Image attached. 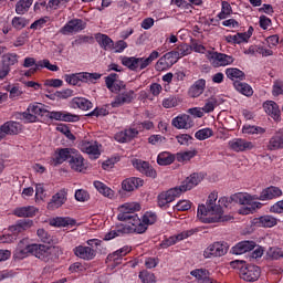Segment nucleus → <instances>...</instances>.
<instances>
[{
  "instance_id": "f257e3e1",
  "label": "nucleus",
  "mask_w": 283,
  "mask_h": 283,
  "mask_svg": "<svg viewBox=\"0 0 283 283\" xmlns=\"http://www.w3.org/2000/svg\"><path fill=\"white\" fill-rule=\"evenodd\" d=\"M205 180V174L202 172H193L189 177H187L179 187L170 188L167 191H163L157 196V206L160 209L167 210L169 209L171 202L176 200V198H180L185 191H191L193 187H198V184Z\"/></svg>"
},
{
  "instance_id": "f03ea898",
  "label": "nucleus",
  "mask_w": 283,
  "mask_h": 283,
  "mask_svg": "<svg viewBox=\"0 0 283 283\" xmlns=\"http://www.w3.org/2000/svg\"><path fill=\"white\" fill-rule=\"evenodd\" d=\"M157 220L158 214H156V212L146 211L143 214L142 219L135 217V219L133 220V226L119 224L114 230L107 232L104 237V240H114V238H120L127 233H145L149 226L156 224Z\"/></svg>"
},
{
  "instance_id": "7ed1b4c3",
  "label": "nucleus",
  "mask_w": 283,
  "mask_h": 283,
  "mask_svg": "<svg viewBox=\"0 0 283 283\" xmlns=\"http://www.w3.org/2000/svg\"><path fill=\"white\" fill-rule=\"evenodd\" d=\"M218 192H212L208 196L206 205H199L197 217L203 224H216L218 222H229L230 218L224 216L222 206L216 205Z\"/></svg>"
},
{
  "instance_id": "20e7f679",
  "label": "nucleus",
  "mask_w": 283,
  "mask_h": 283,
  "mask_svg": "<svg viewBox=\"0 0 283 283\" xmlns=\"http://www.w3.org/2000/svg\"><path fill=\"white\" fill-rule=\"evenodd\" d=\"M18 253L21 259L25 258L28 253L38 258L42 262H53L54 261V248L45 244H29L24 249H18Z\"/></svg>"
},
{
  "instance_id": "39448f33",
  "label": "nucleus",
  "mask_w": 283,
  "mask_h": 283,
  "mask_svg": "<svg viewBox=\"0 0 283 283\" xmlns=\"http://www.w3.org/2000/svg\"><path fill=\"white\" fill-rule=\"evenodd\" d=\"M159 56L160 53L156 50L151 51L148 57L123 56L122 65L130 70V72H142V70H147L151 62L159 59Z\"/></svg>"
},
{
  "instance_id": "423d86ee",
  "label": "nucleus",
  "mask_w": 283,
  "mask_h": 283,
  "mask_svg": "<svg viewBox=\"0 0 283 283\" xmlns=\"http://www.w3.org/2000/svg\"><path fill=\"white\" fill-rule=\"evenodd\" d=\"M230 266L232 269L239 270V275L241 280H244V282H258L262 273V270H260V266L253 265V264H247L244 261H240V260L230 262Z\"/></svg>"
},
{
  "instance_id": "0eeeda50",
  "label": "nucleus",
  "mask_w": 283,
  "mask_h": 283,
  "mask_svg": "<svg viewBox=\"0 0 283 283\" xmlns=\"http://www.w3.org/2000/svg\"><path fill=\"white\" fill-rule=\"evenodd\" d=\"M231 200L233 202H238L239 205H243V208L239 210L241 216H249L250 213H253L255 209H260L262 207V203L254 202V200H258V195L251 196L247 192H239L234 193L231 197Z\"/></svg>"
},
{
  "instance_id": "6e6552de",
  "label": "nucleus",
  "mask_w": 283,
  "mask_h": 283,
  "mask_svg": "<svg viewBox=\"0 0 283 283\" xmlns=\"http://www.w3.org/2000/svg\"><path fill=\"white\" fill-rule=\"evenodd\" d=\"M103 241L99 239H90L86 241L87 245H77L73 249V253L75 258H80V260H84L85 262H91L96 258L98 251V247H101Z\"/></svg>"
},
{
  "instance_id": "1a4fd4ad",
  "label": "nucleus",
  "mask_w": 283,
  "mask_h": 283,
  "mask_svg": "<svg viewBox=\"0 0 283 283\" xmlns=\"http://www.w3.org/2000/svg\"><path fill=\"white\" fill-rule=\"evenodd\" d=\"M136 211H140V203H124L119 207L117 220H119V222H127L128 227H134V220L138 218ZM127 224H124V227H127Z\"/></svg>"
},
{
  "instance_id": "9d476101",
  "label": "nucleus",
  "mask_w": 283,
  "mask_h": 283,
  "mask_svg": "<svg viewBox=\"0 0 283 283\" xmlns=\"http://www.w3.org/2000/svg\"><path fill=\"white\" fill-rule=\"evenodd\" d=\"M99 73L80 72L73 74H65L64 81L69 85H81V83H96L101 78Z\"/></svg>"
},
{
  "instance_id": "9b49d317",
  "label": "nucleus",
  "mask_w": 283,
  "mask_h": 283,
  "mask_svg": "<svg viewBox=\"0 0 283 283\" xmlns=\"http://www.w3.org/2000/svg\"><path fill=\"white\" fill-rule=\"evenodd\" d=\"M208 61L212 67H227V65H232L235 59L224 53L209 51Z\"/></svg>"
},
{
  "instance_id": "f8f14e48",
  "label": "nucleus",
  "mask_w": 283,
  "mask_h": 283,
  "mask_svg": "<svg viewBox=\"0 0 283 283\" xmlns=\"http://www.w3.org/2000/svg\"><path fill=\"white\" fill-rule=\"evenodd\" d=\"M74 154H76L74 148H56L51 159L52 166L63 165L66 160H71Z\"/></svg>"
},
{
  "instance_id": "ddd939ff",
  "label": "nucleus",
  "mask_w": 283,
  "mask_h": 283,
  "mask_svg": "<svg viewBox=\"0 0 283 283\" xmlns=\"http://www.w3.org/2000/svg\"><path fill=\"white\" fill-rule=\"evenodd\" d=\"M105 85L112 94H120L125 90H127V84L123 81L118 80V74L111 73L105 77Z\"/></svg>"
},
{
  "instance_id": "4468645a",
  "label": "nucleus",
  "mask_w": 283,
  "mask_h": 283,
  "mask_svg": "<svg viewBox=\"0 0 283 283\" xmlns=\"http://www.w3.org/2000/svg\"><path fill=\"white\" fill-rule=\"evenodd\" d=\"M46 118L50 120H60L62 123H78L81 117L76 114H72L67 111H52L46 114Z\"/></svg>"
},
{
  "instance_id": "2eb2a0df",
  "label": "nucleus",
  "mask_w": 283,
  "mask_h": 283,
  "mask_svg": "<svg viewBox=\"0 0 283 283\" xmlns=\"http://www.w3.org/2000/svg\"><path fill=\"white\" fill-rule=\"evenodd\" d=\"M176 63H178L176 55L169 51L156 62L155 70L156 72H167V70H171Z\"/></svg>"
},
{
  "instance_id": "dca6fc26",
  "label": "nucleus",
  "mask_w": 283,
  "mask_h": 283,
  "mask_svg": "<svg viewBox=\"0 0 283 283\" xmlns=\"http://www.w3.org/2000/svg\"><path fill=\"white\" fill-rule=\"evenodd\" d=\"M193 233H196V230L190 229V230L182 231L179 234L166 238L160 242L159 249H169V247H174V244H178V242L182 240H187V238H191Z\"/></svg>"
},
{
  "instance_id": "f3484780",
  "label": "nucleus",
  "mask_w": 283,
  "mask_h": 283,
  "mask_svg": "<svg viewBox=\"0 0 283 283\" xmlns=\"http://www.w3.org/2000/svg\"><path fill=\"white\" fill-rule=\"evenodd\" d=\"M136 98V92L134 90H125L117 93L114 101L111 103L112 107H123V105H129Z\"/></svg>"
},
{
  "instance_id": "a211bd4d",
  "label": "nucleus",
  "mask_w": 283,
  "mask_h": 283,
  "mask_svg": "<svg viewBox=\"0 0 283 283\" xmlns=\"http://www.w3.org/2000/svg\"><path fill=\"white\" fill-rule=\"evenodd\" d=\"M80 149L84 154H87L91 160H98V158H101V148H98V142L84 140L80 144Z\"/></svg>"
},
{
  "instance_id": "6ab92c4d",
  "label": "nucleus",
  "mask_w": 283,
  "mask_h": 283,
  "mask_svg": "<svg viewBox=\"0 0 283 283\" xmlns=\"http://www.w3.org/2000/svg\"><path fill=\"white\" fill-rule=\"evenodd\" d=\"M228 251L227 243L214 242L205 250L203 255L205 258H222V255H227Z\"/></svg>"
},
{
  "instance_id": "aec40b11",
  "label": "nucleus",
  "mask_w": 283,
  "mask_h": 283,
  "mask_svg": "<svg viewBox=\"0 0 283 283\" xmlns=\"http://www.w3.org/2000/svg\"><path fill=\"white\" fill-rule=\"evenodd\" d=\"M133 167L139 171V174H143L147 178H157L158 172H156V169L149 164V161H145L143 159H135L133 161Z\"/></svg>"
},
{
  "instance_id": "412c9836",
  "label": "nucleus",
  "mask_w": 283,
  "mask_h": 283,
  "mask_svg": "<svg viewBox=\"0 0 283 283\" xmlns=\"http://www.w3.org/2000/svg\"><path fill=\"white\" fill-rule=\"evenodd\" d=\"M85 28H87V23H85V21L81 19H73L60 29V33L67 35L74 32H82V30H85Z\"/></svg>"
},
{
  "instance_id": "4be33fe9",
  "label": "nucleus",
  "mask_w": 283,
  "mask_h": 283,
  "mask_svg": "<svg viewBox=\"0 0 283 283\" xmlns=\"http://www.w3.org/2000/svg\"><path fill=\"white\" fill-rule=\"evenodd\" d=\"M67 202V189L62 188L55 195L52 196L50 202L48 203L49 211H56V209H61L62 205Z\"/></svg>"
},
{
  "instance_id": "5701e85b",
  "label": "nucleus",
  "mask_w": 283,
  "mask_h": 283,
  "mask_svg": "<svg viewBox=\"0 0 283 283\" xmlns=\"http://www.w3.org/2000/svg\"><path fill=\"white\" fill-rule=\"evenodd\" d=\"M228 147L232 151L240 153V151H251V149H253L254 145L252 142H249L247 139L234 138L228 143Z\"/></svg>"
},
{
  "instance_id": "b1692460",
  "label": "nucleus",
  "mask_w": 283,
  "mask_h": 283,
  "mask_svg": "<svg viewBox=\"0 0 283 283\" xmlns=\"http://www.w3.org/2000/svg\"><path fill=\"white\" fill-rule=\"evenodd\" d=\"M34 226V221L30 219H20L15 222V224L9 227L10 233H13L15 235V240L19 238L20 233H23V231H28V229H32Z\"/></svg>"
},
{
  "instance_id": "393cba45",
  "label": "nucleus",
  "mask_w": 283,
  "mask_h": 283,
  "mask_svg": "<svg viewBox=\"0 0 283 283\" xmlns=\"http://www.w3.org/2000/svg\"><path fill=\"white\" fill-rule=\"evenodd\" d=\"M264 112L275 120V123H280L282 120V111H280V106L274 101H266L263 103Z\"/></svg>"
},
{
  "instance_id": "a878e982",
  "label": "nucleus",
  "mask_w": 283,
  "mask_h": 283,
  "mask_svg": "<svg viewBox=\"0 0 283 283\" xmlns=\"http://www.w3.org/2000/svg\"><path fill=\"white\" fill-rule=\"evenodd\" d=\"M282 189L280 187L276 186H270L264 188L260 196H258L256 200H261L262 202L266 201V200H275V198H280L282 197Z\"/></svg>"
},
{
  "instance_id": "bb28decb",
  "label": "nucleus",
  "mask_w": 283,
  "mask_h": 283,
  "mask_svg": "<svg viewBox=\"0 0 283 283\" xmlns=\"http://www.w3.org/2000/svg\"><path fill=\"white\" fill-rule=\"evenodd\" d=\"M255 249V241H241L233 245L230 250L232 255H243V253H249Z\"/></svg>"
},
{
  "instance_id": "cd10ccee",
  "label": "nucleus",
  "mask_w": 283,
  "mask_h": 283,
  "mask_svg": "<svg viewBox=\"0 0 283 283\" xmlns=\"http://www.w3.org/2000/svg\"><path fill=\"white\" fill-rule=\"evenodd\" d=\"M171 125L172 127H176V129H191L193 120L191 119V116L182 114L172 118Z\"/></svg>"
},
{
  "instance_id": "c85d7f7f",
  "label": "nucleus",
  "mask_w": 283,
  "mask_h": 283,
  "mask_svg": "<svg viewBox=\"0 0 283 283\" xmlns=\"http://www.w3.org/2000/svg\"><path fill=\"white\" fill-rule=\"evenodd\" d=\"M145 185V180L138 178V177H130L126 178L122 181V189L124 191H136V189H139V187H143Z\"/></svg>"
},
{
  "instance_id": "c756f323",
  "label": "nucleus",
  "mask_w": 283,
  "mask_h": 283,
  "mask_svg": "<svg viewBox=\"0 0 283 283\" xmlns=\"http://www.w3.org/2000/svg\"><path fill=\"white\" fill-rule=\"evenodd\" d=\"M269 151H277L283 149V128L279 129L274 135L270 138L268 143Z\"/></svg>"
},
{
  "instance_id": "7c9ffc66",
  "label": "nucleus",
  "mask_w": 283,
  "mask_h": 283,
  "mask_svg": "<svg viewBox=\"0 0 283 283\" xmlns=\"http://www.w3.org/2000/svg\"><path fill=\"white\" fill-rule=\"evenodd\" d=\"M39 210L34 206L18 207L13 210V216L17 218H34Z\"/></svg>"
},
{
  "instance_id": "2f4dec72",
  "label": "nucleus",
  "mask_w": 283,
  "mask_h": 283,
  "mask_svg": "<svg viewBox=\"0 0 283 283\" xmlns=\"http://www.w3.org/2000/svg\"><path fill=\"white\" fill-rule=\"evenodd\" d=\"M205 87H207V81L205 78L197 80L188 90L189 96L191 98H198L205 93Z\"/></svg>"
},
{
  "instance_id": "473e14b6",
  "label": "nucleus",
  "mask_w": 283,
  "mask_h": 283,
  "mask_svg": "<svg viewBox=\"0 0 283 283\" xmlns=\"http://www.w3.org/2000/svg\"><path fill=\"white\" fill-rule=\"evenodd\" d=\"M95 41L102 50H105V52H112V50H114V40H112L107 34L97 33L95 35Z\"/></svg>"
},
{
  "instance_id": "72a5a7b5",
  "label": "nucleus",
  "mask_w": 283,
  "mask_h": 283,
  "mask_svg": "<svg viewBox=\"0 0 283 283\" xmlns=\"http://www.w3.org/2000/svg\"><path fill=\"white\" fill-rule=\"evenodd\" d=\"M69 165L73 171H83V169H85V159L81 154H78V150H75L69 160Z\"/></svg>"
},
{
  "instance_id": "f704fd0d",
  "label": "nucleus",
  "mask_w": 283,
  "mask_h": 283,
  "mask_svg": "<svg viewBox=\"0 0 283 283\" xmlns=\"http://www.w3.org/2000/svg\"><path fill=\"white\" fill-rule=\"evenodd\" d=\"M127 253H132V247L124 245L112 254H108L107 260H109V262H114L115 264H120V260H123Z\"/></svg>"
},
{
  "instance_id": "c9c22d12",
  "label": "nucleus",
  "mask_w": 283,
  "mask_h": 283,
  "mask_svg": "<svg viewBox=\"0 0 283 283\" xmlns=\"http://www.w3.org/2000/svg\"><path fill=\"white\" fill-rule=\"evenodd\" d=\"M226 76L230 81H233V83H235V81H240V82L247 81V74H244V71L238 67L226 69Z\"/></svg>"
},
{
  "instance_id": "e433bc0d",
  "label": "nucleus",
  "mask_w": 283,
  "mask_h": 283,
  "mask_svg": "<svg viewBox=\"0 0 283 283\" xmlns=\"http://www.w3.org/2000/svg\"><path fill=\"white\" fill-rule=\"evenodd\" d=\"M71 104L74 108L77 107V109H82L83 112H87L94 107V104L85 97H74Z\"/></svg>"
},
{
  "instance_id": "4c0bfd02",
  "label": "nucleus",
  "mask_w": 283,
  "mask_h": 283,
  "mask_svg": "<svg viewBox=\"0 0 283 283\" xmlns=\"http://www.w3.org/2000/svg\"><path fill=\"white\" fill-rule=\"evenodd\" d=\"M175 57H177V61H180L182 56H189L191 54V45L187 43L178 44L172 51H170Z\"/></svg>"
},
{
  "instance_id": "58836bf2",
  "label": "nucleus",
  "mask_w": 283,
  "mask_h": 283,
  "mask_svg": "<svg viewBox=\"0 0 283 283\" xmlns=\"http://www.w3.org/2000/svg\"><path fill=\"white\" fill-rule=\"evenodd\" d=\"M233 87L237 92H239V94H242L243 96L251 97L253 94V87H251V85H249L247 82L235 81L233 83Z\"/></svg>"
},
{
  "instance_id": "ea45409f",
  "label": "nucleus",
  "mask_w": 283,
  "mask_h": 283,
  "mask_svg": "<svg viewBox=\"0 0 283 283\" xmlns=\"http://www.w3.org/2000/svg\"><path fill=\"white\" fill-rule=\"evenodd\" d=\"M32 3H34V0H19L15 3V13L20 15L28 14L30 8H32Z\"/></svg>"
},
{
  "instance_id": "a19ab883",
  "label": "nucleus",
  "mask_w": 283,
  "mask_h": 283,
  "mask_svg": "<svg viewBox=\"0 0 283 283\" xmlns=\"http://www.w3.org/2000/svg\"><path fill=\"white\" fill-rule=\"evenodd\" d=\"M2 129L7 136H15L21 132V124L19 122H7L2 125Z\"/></svg>"
},
{
  "instance_id": "79ce46f5",
  "label": "nucleus",
  "mask_w": 283,
  "mask_h": 283,
  "mask_svg": "<svg viewBox=\"0 0 283 283\" xmlns=\"http://www.w3.org/2000/svg\"><path fill=\"white\" fill-rule=\"evenodd\" d=\"M176 160V156L171 155L169 151H163L157 156V164L161 167H167V165H172Z\"/></svg>"
},
{
  "instance_id": "37998d69",
  "label": "nucleus",
  "mask_w": 283,
  "mask_h": 283,
  "mask_svg": "<svg viewBox=\"0 0 283 283\" xmlns=\"http://www.w3.org/2000/svg\"><path fill=\"white\" fill-rule=\"evenodd\" d=\"M259 227H264L265 229H271L277 224V219L271 214L262 216L258 219Z\"/></svg>"
},
{
  "instance_id": "c03bdc74",
  "label": "nucleus",
  "mask_w": 283,
  "mask_h": 283,
  "mask_svg": "<svg viewBox=\"0 0 283 283\" xmlns=\"http://www.w3.org/2000/svg\"><path fill=\"white\" fill-rule=\"evenodd\" d=\"M28 112H30V114L35 115L36 117L48 116V113H50V111L45 108V105L39 103L30 104L28 106Z\"/></svg>"
},
{
  "instance_id": "a18cd8bd",
  "label": "nucleus",
  "mask_w": 283,
  "mask_h": 283,
  "mask_svg": "<svg viewBox=\"0 0 283 283\" xmlns=\"http://www.w3.org/2000/svg\"><path fill=\"white\" fill-rule=\"evenodd\" d=\"M94 187L98 191V193H102V196H105V198H114V190L112 188L107 187L102 181H94Z\"/></svg>"
},
{
  "instance_id": "49530a36",
  "label": "nucleus",
  "mask_w": 283,
  "mask_h": 283,
  "mask_svg": "<svg viewBox=\"0 0 283 283\" xmlns=\"http://www.w3.org/2000/svg\"><path fill=\"white\" fill-rule=\"evenodd\" d=\"M87 116H95V118H101L103 116H109V105H103L95 107Z\"/></svg>"
},
{
  "instance_id": "de8ad7c7",
  "label": "nucleus",
  "mask_w": 283,
  "mask_h": 283,
  "mask_svg": "<svg viewBox=\"0 0 283 283\" xmlns=\"http://www.w3.org/2000/svg\"><path fill=\"white\" fill-rule=\"evenodd\" d=\"M190 275H192V277H196V280H198L199 282H207L209 276V271L207 269H196L192 270L190 272Z\"/></svg>"
},
{
  "instance_id": "09e8293b",
  "label": "nucleus",
  "mask_w": 283,
  "mask_h": 283,
  "mask_svg": "<svg viewBox=\"0 0 283 283\" xmlns=\"http://www.w3.org/2000/svg\"><path fill=\"white\" fill-rule=\"evenodd\" d=\"M76 224V220L70 218V217H57L54 219V227H74Z\"/></svg>"
},
{
  "instance_id": "8fccbe9b",
  "label": "nucleus",
  "mask_w": 283,
  "mask_h": 283,
  "mask_svg": "<svg viewBox=\"0 0 283 283\" xmlns=\"http://www.w3.org/2000/svg\"><path fill=\"white\" fill-rule=\"evenodd\" d=\"M266 255L270 260H282L283 249L280 247L269 248V250L266 251Z\"/></svg>"
},
{
  "instance_id": "3c124183",
  "label": "nucleus",
  "mask_w": 283,
  "mask_h": 283,
  "mask_svg": "<svg viewBox=\"0 0 283 283\" xmlns=\"http://www.w3.org/2000/svg\"><path fill=\"white\" fill-rule=\"evenodd\" d=\"M17 63H19V60L15 53H7L2 56V65H4V67H12V65H17Z\"/></svg>"
},
{
  "instance_id": "603ef678",
  "label": "nucleus",
  "mask_w": 283,
  "mask_h": 283,
  "mask_svg": "<svg viewBox=\"0 0 283 283\" xmlns=\"http://www.w3.org/2000/svg\"><path fill=\"white\" fill-rule=\"evenodd\" d=\"M226 41L227 43H233V44L240 45V43H247L248 40L244 33H237L234 35H231V34L227 35Z\"/></svg>"
},
{
  "instance_id": "864d4df0",
  "label": "nucleus",
  "mask_w": 283,
  "mask_h": 283,
  "mask_svg": "<svg viewBox=\"0 0 283 283\" xmlns=\"http://www.w3.org/2000/svg\"><path fill=\"white\" fill-rule=\"evenodd\" d=\"M143 283H156V275L147 270H143L138 275Z\"/></svg>"
},
{
  "instance_id": "5fc2aeb1",
  "label": "nucleus",
  "mask_w": 283,
  "mask_h": 283,
  "mask_svg": "<svg viewBox=\"0 0 283 283\" xmlns=\"http://www.w3.org/2000/svg\"><path fill=\"white\" fill-rule=\"evenodd\" d=\"M28 23V19L23 17H14L11 21V25L12 28H14V30H23V28H25Z\"/></svg>"
},
{
  "instance_id": "6e6d98bb",
  "label": "nucleus",
  "mask_w": 283,
  "mask_h": 283,
  "mask_svg": "<svg viewBox=\"0 0 283 283\" xmlns=\"http://www.w3.org/2000/svg\"><path fill=\"white\" fill-rule=\"evenodd\" d=\"M211 136H213V130L211 128H202L195 134L197 140H207V138H211Z\"/></svg>"
},
{
  "instance_id": "4d7b16f0",
  "label": "nucleus",
  "mask_w": 283,
  "mask_h": 283,
  "mask_svg": "<svg viewBox=\"0 0 283 283\" xmlns=\"http://www.w3.org/2000/svg\"><path fill=\"white\" fill-rule=\"evenodd\" d=\"M56 130L60 132L61 134H63L69 140H76V136H74V134H72V130H70V127H67V125L60 124L56 127Z\"/></svg>"
},
{
  "instance_id": "13d9d810",
  "label": "nucleus",
  "mask_w": 283,
  "mask_h": 283,
  "mask_svg": "<svg viewBox=\"0 0 283 283\" xmlns=\"http://www.w3.org/2000/svg\"><path fill=\"white\" fill-rule=\"evenodd\" d=\"M217 106H218V99H216L214 97H211L206 102V104L203 105V107H201V109L205 114H211V112H213V109H216Z\"/></svg>"
},
{
  "instance_id": "bf43d9fd",
  "label": "nucleus",
  "mask_w": 283,
  "mask_h": 283,
  "mask_svg": "<svg viewBox=\"0 0 283 283\" xmlns=\"http://www.w3.org/2000/svg\"><path fill=\"white\" fill-rule=\"evenodd\" d=\"M38 67L40 70H43L45 67L46 70H50V72H59V65L50 63V60H40L38 61Z\"/></svg>"
},
{
  "instance_id": "052dcab7",
  "label": "nucleus",
  "mask_w": 283,
  "mask_h": 283,
  "mask_svg": "<svg viewBox=\"0 0 283 283\" xmlns=\"http://www.w3.org/2000/svg\"><path fill=\"white\" fill-rule=\"evenodd\" d=\"M243 134H265L266 129L260 126L244 125L242 128Z\"/></svg>"
},
{
  "instance_id": "680f3d73",
  "label": "nucleus",
  "mask_w": 283,
  "mask_h": 283,
  "mask_svg": "<svg viewBox=\"0 0 283 283\" xmlns=\"http://www.w3.org/2000/svg\"><path fill=\"white\" fill-rule=\"evenodd\" d=\"M90 41H94L93 36L88 35H78L72 43V48H78V45H85V43H90Z\"/></svg>"
},
{
  "instance_id": "e2e57ef3",
  "label": "nucleus",
  "mask_w": 283,
  "mask_h": 283,
  "mask_svg": "<svg viewBox=\"0 0 283 283\" xmlns=\"http://www.w3.org/2000/svg\"><path fill=\"white\" fill-rule=\"evenodd\" d=\"M127 48L128 45H127V42H125V40L113 42V50L115 54H123V52H125Z\"/></svg>"
},
{
  "instance_id": "0e129e2a",
  "label": "nucleus",
  "mask_w": 283,
  "mask_h": 283,
  "mask_svg": "<svg viewBox=\"0 0 283 283\" xmlns=\"http://www.w3.org/2000/svg\"><path fill=\"white\" fill-rule=\"evenodd\" d=\"M283 94V81L276 80L272 86V96H282Z\"/></svg>"
},
{
  "instance_id": "69168bd1",
  "label": "nucleus",
  "mask_w": 283,
  "mask_h": 283,
  "mask_svg": "<svg viewBox=\"0 0 283 283\" xmlns=\"http://www.w3.org/2000/svg\"><path fill=\"white\" fill-rule=\"evenodd\" d=\"M178 106V99L174 96H169L164 98L163 101V107L166 109H171V107H177Z\"/></svg>"
},
{
  "instance_id": "338daca9",
  "label": "nucleus",
  "mask_w": 283,
  "mask_h": 283,
  "mask_svg": "<svg viewBox=\"0 0 283 283\" xmlns=\"http://www.w3.org/2000/svg\"><path fill=\"white\" fill-rule=\"evenodd\" d=\"M36 233L41 242H44L45 244H50V241L52 240V235H50L48 231H45L44 229H38Z\"/></svg>"
},
{
  "instance_id": "774afa93",
  "label": "nucleus",
  "mask_w": 283,
  "mask_h": 283,
  "mask_svg": "<svg viewBox=\"0 0 283 283\" xmlns=\"http://www.w3.org/2000/svg\"><path fill=\"white\" fill-rule=\"evenodd\" d=\"M191 201L189 200H180L175 206L176 211H189L191 209Z\"/></svg>"
}]
</instances>
